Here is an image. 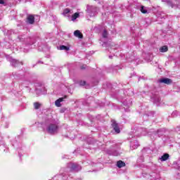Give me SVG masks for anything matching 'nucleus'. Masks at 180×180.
<instances>
[{
	"mask_svg": "<svg viewBox=\"0 0 180 180\" xmlns=\"http://www.w3.org/2000/svg\"><path fill=\"white\" fill-rule=\"evenodd\" d=\"M46 131L49 134H57L58 133V124L55 122H51L46 126Z\"/></svg>",
	"mask_w": 180,
	"mask_h": 180,
	"instance_id": "obj_1",
	"label": "nucleus"
},
{
	"mask_svg": "<svg viewBox=\"0 0 180 180\" xmlns=\"http://www.w3.org/2000/svg\"><path fill=\"white\" fill-rule=\"evenodd\" d=\"M18 39L22 43H25L27 47H29V46H32V44H34V42H33V39L30 37H28L25 34L18 36Z\"/></svg>",
	"mask_w": 180,
	"mask_h": 180,
	"instance_id": "obj_2",
	"label": "nucleus"
},
{
	"mask_svg": "<svg viewBox=\"0 0 180 180\" xmlns=\"http://www.w3.org/2000/svg\"><path fill=\"white\" fill-rule=\"evenodd\" d=\"M81 166L77 163H69L68 165V169L67 171H75V172H78L81 171Z\"/></svg>",
	"mask_w": 180,
	"mask_h": 180,
	"instance_id": "obj_3",
	"label": "nucleus"
},
{
	"mask_svg": "<svg viewBox=\"0 0 180 180\" xmlns=\"http://www.w3.org/2000/svg\"><path fill=\"white\" fill-rule=\"evenodd\" d=\"M7 60L11 63V65L13 67H19V65H22V62H19V60H17L11 57V56L8 55L6 56Z\"/></svg>",
	"mask_w": 180,
	"mask_h": 180,
	"instance_id": "obj_4",
	"label": "nucleus"
},
{
	"mask_svg": "<svg viewBox=\"0 0 180 180\" xmlns=\"http://www.w3.org/2000/svg\"><path fill=\"white\" fill-rule=\"evenodd\" d=\"M147 134V129L144 128H139L134 132V136L140 137V136H146Z\"/></svg>",
	"mask_w": 180,
	"mask_h": 180,
	"instance_id": "obj_5",
	"label": "nucleus"
},
{
	"mask_svg": "<svg viewBox=\"0 0 180 180\" xmlns=\"http://www.w3.org/2000/svg\"><path fill=\"white\" fill-rule=\"evenodd\" d=\"M49 180H68V176L65 173H63L62 174L56 175Z\"/></svg>",
	"mask_w": 180,
	"mask_h": 180,
	"instance_id": "obj_6",
	"label": "nucleus"
},
{
	"mask_svg": "<svg viewBox=\"0 0 180 180\" xmlns=\"http://www.w3.org/2000/svg\"><path fill=\"white\" fill-rule=\"evenodd\" d=\"M13 147H15V148H17L18 151V155L19 157H22V148H20V147H22V143H13Z\"/></svg>",
	"mask_w": 180,
	"mask_h": 180,
	"instance_id": "obj_7",
	"label": "nucleus"
},
{
	"mask_svg": "<svg viewBox=\"0 0 180 180\" xmlns=\"http://www.w3.org/2000/svg\"><path fill=\"white\" fill-rule=\"evenodd\" d=\"M0 151L8 153V149H6V146H5V141L2 138H0Z\"/></svg>",
	"mask_w": 180,
	"mask_h": 180,
	"instance_id": "obj_8",
	"label": "nucleus"
},
{
	"mask_svg": "<svg viewBox=\"0 0 180 180\" xmlns=\"http://www.w3.org/2000/svg\"><path fill=\"white\" fill-rule=\"evenodd\" d=\"M112 127L113 130H115V133L119 134L120 133V128L119 127V125L117 123H116V121L112 120Z\"/></svg>",
	"mask_w": 180,
	"mask_h": 180,
	"instance_id": "obj_9",
	"label": "nucleus"
},
{
	"mask_svg": "<svg viewBox=\"0 0 180 180\" xmlns=\"http://www.w3.org/2000/svg\"><path fill=\"white\" fill-rule=\"evenodd\" d=\"M158 84H166V85H169V84H171V82H172V80H171L169 78H162V79H160L158 81Z\"/></svg>",
	"mask_w": 180,
	"mask_h": 180,
	"instance_id": "obj_10",
	"label": "nucleus"
},
{
	"mask_svg": "<svg viewBox=\"0 0 180 180\" xmlns=\"http://www.w3.org/2000/svg\"><path fill=\"white\" fill-rule=\"evenodd\" d=\"M139 141H137V140L130 141V147L131 150H136V148H139Z\"/></svg>",
	"mask_w": 180,
	"mask_h": 180,
	"instance_id": "obj_11",
	"label": "nucleus"
},
{
	"mask_svg": "<svg viewBox=\"0 0 180 180\" xmlns=\"http://www.w3.org/2000/svg\"><path fill=\"white\" fill-rule=\"evenodd\" d=\"M162 134H164V130L159 129L157 131H154L153 133V134L151 135V137H153V136H156V137H161V136H162Z\"/></svg>",
	"mask_w": 180,
	"mask_h": 180,
	"instance_id": "obj_12",
	"label": "nucleus"
},
{
	"mask_svg": "<svg viewBox=\"0 0 180 180\" xmlns=\"http://www.w3.org/2000/svg\"><path fill=\"white\" fill-rule=\"evenodd\" d=\"M65 98H67V96H65V98H60L58 100H56L55 101V105L57 108H61V102H63L64 101V99H65Z\"/></svg>",
	"mask_w": 180,
	"mask_h": 180,
	"instance_id": "obj_13",
	"label": "nucleus"
},
{
	"mask_svg": "<svg viewBox=\"0 0 180 180\" xmlns=\"http://www.w3.org/2000/svg\"><path fill=\"white\" fill-rule=\"evenodd\" d=\"M108 154L110 155H114V157H117L118 155H120V153L119 150H108Z\"/></svg>",
	"mask_w": 180,
	"mask_h": 180,
	"instance_id": "obj_14",
	"label": "nucleus"
},
{
	"mask_svg": "<svg viewBox=\"0 0 180 180\" xmlns=\"http://www.w3.org/2000/svg\"><path fill=\"white\" fill-rule=\"evenodd\" d=\"M153 103L157 105V106H160L161 105V98H160V96H156L153 98Z\"/></svg>",
	"mask_w": 180,
	"mask_h": 180,
	"instance_id": "obj_15",
	"label": "nucleus"
},
{
	"mask_svg": "<svg viewBox=\"0 0 180 180\" xmlns=\"http://www.w3.org/2000/svg\"><path fill=\"white\" fill-rule=\"evenodd\" d=\"M27 22L30 25H33V23H34V16H33L32 15H28L27 18Z\"/></svg>",
	"mask_w": 180,
	"mask_h": 180,
	"instance_id": "obj_16",
	"label": "nucleus"
},
{
	"mask_svg": "<svg viewBox=\"0 0 180 180\" xmlns=\"http://www.w3.org/2000/svg\"><path fill=\"white\" fill-rule=\"evenodd\" d=\"M74 36L75 37H78L79 39H82V37H83L82 33H81L80 30H75L74 32Z\"/></svg>",
	"mask_w": 180,
	"mask_h": 180,
	"instance_id": "obj_17",
	"label": "nucleus"
},
{
	"mask_svg": "<svg viewBox=\"0 0 180 180\" xmlns=\"http://www.w3.org/2000/svg\"><path fill=\"white\" fill-rule=\"evenodd\" d=\"M21 75L19 72H13L12 75L11 76V78H14L15 79H19L20 78Z\"/></svg>",
	"mask_w": 180,
	"mask_h": 180,
	"instance_id": "obj_18",
	"label": "nucleus"
},
{
	"mask_svg": "<svg viewBox=\"0 0 180 180\" xmlns=\"http://www.w3.org/2000/svg\"><path fill=\"white\" fill-rule=\"evenodd\" d=\"M169 158V155L168 153H165L161 158H159L160 161H167Z\"/></svg>",
	"mask_w": 180,
	"mask_h": 180,
	"instance_id": "obj_19",
	"label": "nucleus"
},
{
	"mask_svg": "<svg viewBox=\"0 0 180 180\" xmlns=\"http://www.w3.org/2000/svg\"><path fill=\"white\" fill-rule=\"evenodd\" d=\"M68 13L72 14V13H74V12L72 11V10H71L70 8H65L63 10V15H64L65 16H67V15H68Z\"/></svg>",
	"mask_w": 180,
	"mask_h": 180,
	"instance_id": "obj_20",
	"label": "nucleus"
},
{
	"mask_svg": "<svg viewBox=\"0 0 180 180\" xmlns=\"http://www.w3.org/2000/svg\"><path fill=\"white\" fill-rule=\"evenodd\" d=\"M117 167L118 168H123V167H126V163L122 160H119L117 162Z\"/></svg>",
	"mask_w": 180,
	"mask_h": 180,
	"instance_id": "obj_21",
	"label": "nucleus"
},
{
	"mask_svg": "<svg viewBox=\"0 0 180 180\" xmlns=\"http://www.w3.org/2000/svg\"><path fill=\"white\" fill-rule=\"evenodd\" d=\"M160 53H167L168 51V46H163L160 48Z\"/></svg>",
	"mask_w": 180,
	"mask_h": 180,
	"instance_id": "obj_22",
	"label": "nucleus"
},
{
	"mask_svg": "<svg viewBox=\"0 0 180 180\" xmlns=\"http://www.w3.org/2000/svg\"><path fill=\"white\" fill-rule=\"evenodd\" d=\"M79 18V13H75L72 15V20L74 22L75 20Z\"/></svg>",
	"mask_w": 180,
	"mask_h": 180,
	"instance_id": "obj_23",
	"label": "nucleus"
},
{
	"mask_svg": "<svg viewBox=\"0 0 180 180\" xmlns=\"http://www.w3.org/2000/svg\"><path fill=\"white\" fill-rule=\"evenodd\" d=\"M34 108L36 110L40 109V108H41V103H40L39 102L34 103Z\"/></svg>",
	"mask_w": 180,
	"mask_h": 180,
	"instance_id": "obj_24",
	"label": "nucleus"
},
{
	"mask_svg": "<svg viewBox=\"0 0 180 180\" xmlns=\"http://www.w3.org/2000/svg\"><path fill=\"white\" fill-rule=\"evenodd\" d=\"M140 11L141 13H148L147 8L145 7L144 6H141Z\"/></svg>",
	"mask_w": 180,
	"mask_h": 180,
	"instance_id": "obj_25",
	"label": "nucleus"
},
{
	"mask_svg": "<svg viewBox=\"0 0 180 180\" xmlns=\"http://www.w3.org/2000/svg\"><path fill=\"white\" fill-rule=\"evenodd\" d=\"M123 105H124V106L130 107V106H131V101H129V102H127V100H125L123 102Z\"/></svg>",
	"mask_w": 180,
	"mask_h": 180,
	"instance_id": "obj_26",
	"label": "nucleus"
},
{
	"mask_svg": "<svg viewBox=\"0 0 180 180\" xmlns=\"http://www.w3.org/2000/svg\"><path fill=\"white\" fill-rule=\"evenodd\" d=\"M60 50H65V51H68V50H70V47L65 45H61L60 46Z\"/></svg>",
	"mask_w": 180,
	"mask_h": 180,
	"instance_id": "obj_27",
	"label": "nucleus"
},
{
	"mask_svg": "<svg viewBox=\"0 0 180 180\" xmlns=\"http://www.w3.org/2000/svg\"><path fill=\"white\" fill-rule=\"evenodd\" d=\"M103 39H108V31L106 30H104L102 34Z\"/></svg>",
	"mask_w": 180,
	"mask_h": 180,
	"instance_id": "obj_28",
	"label": "nucleus"
},
{
	"mask_svg": "<svg viewBox=\"0 0 180 180\" xmlns=\"http://www.w3.org/2000/svg\"><path fill=\"white\" fill-rule=\"evenodd\" d=\"M20 49L21 51H23L24 53H27V51H29V49L26 48H24V49L20 48Z\"/></svg>",
	"mask_w": 180,
	"mask_h": 180,
	"instance_id": "obj_29",
	"label": "nucleus"
},
{
	"mask_svg": "<svg viewBox=\"0 0 180 180\" xmlns=\"http://www.w3.org/2000/svg\"><path fill=\"white\" fill-rule=\"evenodd\" d=\"M79 84L82 86H84V85H85L86 84V82H85V81H80Z\"/></svg>",
	"mask_w": 180,
	"mask_h": 180,
	"instance_id": "obj_30",
	"label": "nucleus"
},
{
	"mask_svg": "<svg viewBox=\"0 0 180 180\" xmlns=\"http://www.w3.org/2000/svg\"><path fill=\"white\" fill-rule=\"evenodd\" d=\"M152 176H153V179H155V180L160 179V175H157V176H154V174H153Z\"/></svg>",
	"mask_w": 180,
	"mask_h": 180,
	"instance_id": "obj_31",
	"label": "nucleus"
},
{
	"mask_svg": "<svg viewBox=\"0 0 180 180\" xmlns=\"http://www.w3.org/2000/svg\"><path fill=\"white\" fill-rule=\"evenodd\" d=\"M176 131H177L179 133V134H180V127H176Z\"/></svg>",
	"mask_w": 180,
	"mask_h": 180,
	"instance_id": "obj_32",
	"label": "nucleus"
},
{
	"mask_svg": "<svg viewBox=\"0 0 180 180\" xmlns=\"http://www.w3.org/2000/svg\"><path fill=\"white\" fill-rule=\"evenodd\" d=\"M5 4V1L4 0H0V5Z\"/></svg>",
	"mask_w": 180,
	"mask_h": 180,
	"instance_id": "obj_33",
	"label": "nucleus"
},
{
	"mask_svg": "<svg viewBox=\"0 0 180 180\" xmlns=\"http://www.w3.org/2000/svg\"><path fill=\"white\" fill-rule=\"evenodd\" d=\"M167 4L169 6H172V3L171 1H167Z\"/></svg>",
	"mask_w": 180,
	"mask_h": 180,
	"instance_id": "obj_34",
	"label": "nucleus"
},
{
	"mask_svg": "<svg viewBox=\"0 0 180 180\" xmlns=\"http://www.w3.org/2000/svg\"><path fill=\"white\" fill-rule=\"evenodd\" d=\"M90 165H92V167H95L96 165H98L96 163H92V162H91Z\"/></svg>",
	"mask_w": 180,
	"mask_h": 180,
	"instance_id": "obj_35",
	"label": "nucleus"
},
{
	"mask_svg": "<svg viewBox=\"0 0 180 180\" xmlns=\"http://www.w3.org/2000/svg\"><path fill=\"white\" fill-rule=\"evenodd\" d=\"M176 113H177V112H176V111L173 112V113H172V116H174V115H176Z\"/></svg>",
	"mask_w": 180,
	"mask_h": 180,
	"instance_id": "obj_36",
	"label": "nucleus"
},
{
	"mask_svg": "<svg viewBox=\"0 0 180 180\" xmlns=\"http://www.w3.org/2000/svg\"><path fill=\"white\" fill-rule=\"evenodd\" d=\"M96 13H90V16H95Z\"/></svg>",
	"mask_w": 180,
	"mask_h": 180,
	"instance_id": "obj_37",
	"label": "nucleus"
},
{
	"mask_svg": "<svg viewBox=\"0 0 180 180\" xmlns=\"http://www.w3.org/2000/svg\"><path fill=\"white\" fill-rule=\"evenodd\" d=\"M103 46H106V43L105 42H104L103 44Z\"/></svg>",
	"mask_w": 180,
	"mask_h": 180,
	"instance_id": "obj_38",
	"label": "nucleus"
},
{
	"mask_svg": "<svg viewBox=\"0 0 180 180\" xmlns=\"http://www.w3.org/2000/svg\"><path fill=\"white\" fill-rule=\"evenodd\" d=\"M113 56H109V58H112Z\"/></svg>",
	"mask_w": 180,
	"mask_h": 180,
	"instance_id": "obj_39",
	"label": "nucleus"
},
{
	"mask_svg": "<svg viewBox=\"0 0 180 180\" xmlns=\"http://www.w3.org/2000/svg\"><path fill=\"white\" fill-rule=\"evenodd\" d=\"M40 63H41V61H38V64H40Z\"/></svg>",
	"mask_w": 180,
	"mask_h": 180,
	"instance_id": "obj_40",
	"label": "nucleus"
},
{
	"mask_svg": "<svg viewBox=\"0 0 180 180\" xmlns=\"http://www.w3.org/2000/svg\"><path fill=\"white\" fill-rule=\"evenodd\" d=\"M63 171H64L63 169H61L60 172H63Z\"/></svg>",
	"mask_w": 180,
	"mask_h": 180,
	"instance_id": "obj_41",
	"label": "nucleus"
},
{
	"mask_svg": "<svg viewBox=\"0 0 180 180\" xmlns=\"http://www.w3.org/2000/svg\"><path fill=\"white\" fill-rule=\"evenodd\" d=\"M129 139H133V136H131V137L129 136Z\"/></svg>",
	"mask_w": 180,
	"mask_h": 180,
	"instance_id": "obj_42",
	"label": "nucleus"
},
{
	"mask_svg": "<svg viewBox=\"0 0 180 180\" xmlns=\"http://www.w3.org/2000/svg\"><path fill=\"white\" fill-rule=\"evenodd\" d=\"M35 91H37V88L35 89Z\"/></svg>",
	"mask_w": 180,
	"mask_h": 180,
	"instance_id": "obj_43",
	"label": "nucleus"
},
{
	"mask_svg": "<svg viewBox=\"0 0 180 180\" xmlns=\"http://www.w3.org/2000/svg\"><path fill=\"white\" fill-rule=\"evenodd\" d=\"M6 127L8 128V125Z\"/></svg>",
	"mask_w": 180,
	"mask_h": 180,
	"instance_id": "obj_44",
	"label": "nucleus"
}]
</instances>
